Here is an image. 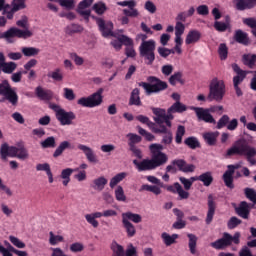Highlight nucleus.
I'll list each match as a JSON object with an SVG mask.
<instances>
[{
    "label": "nucleus",
    "instance_id": "1",
    "mask_svg": "<svg viewBox=\"0 0 256 256\" xmlns=\"http://www.w3.org/2000/svg\"><path fill=\"white\" fill-rule=\"evenodd\" d=\"M18 27H11L5 32L0 33V39H4L6 43H15V37L18 39H29L33 35V31L29 30V19L27 16H23L20 20L16 22Z\"/></svg>",
    "mask_w": 256,
    "mask_h": 256
},
{
    "label": "nucleus",
    "instance_id": "2",
    "mask_svg": "<svg viewBox=\"0 0 256 256\" xmlns=\"http://www.w3.org/2000/svg\"><path fill=\"white\" fill-rule=\"evenodd\" d=\"M227 155L228 157H231V155H243L250 165H256V148L249 145L245 139L236 141L235 144L228 149Z\"/></svg>",
    "mask_w": 256,
    "mask_h": 256
},
{
    "label": "nucleus",
    "instance_id": "3",
    "mask_svg": "<svg viewBox=\"0 0 256 256\" xmlns=\"http://www.w3.org/2000/svg\"><path fill=\"white\" fill-rule=\"evenodd\" d=\"M163 149V144L154 143L149 146L152 158L147 159L148 171H153V169H157V167H161L162 165H165L167 161H169V156L163 153Z\"/></svg>",
    "mask_w": 256,
    "mask_h": 256
},
{
    "label": "nucleus",
    "instance_id": "4",
    "mask_svg": "<svg viewBox=\"0 0 256 256\" xmlns=\"http://www.w3.org/2000/svg\"><path fill=\"white\" fill-rule=\"evenodd\" d=\"M179 181H180V183H182L183 186H181V184H179V182H176L173 185L165 186V189L168 190L170 193H174V194L178 195L180 201L189 199L188 191L191 189V187H193V184L191 183V181L189 179H187L185 177H180Z\"/></svg>",
    "mask_w": 256,
    "mask_h": 256
},
{
    "label": "nucleus",
    "instance_id": "5",
    "mask_svg": "<svg viewBox=\"0 0 256 256\" xmlns=\"http://www.w3.org/2000/svg\"><path fill=\"white\" fill-rule=\"evenodd\" d=\"M142 221L143 218L139 214L133 212L122 213V225L127 233V237H135L137 229L133 223H141Z\"/></svg>",
    "mask_w": 256,
    "mask_h": 256
},
{
    "label": "nucleus",
    "instance_id": "6",
    "mask_svg": "<svg viewBox=\"0 0 256 256\" xmlns=\"http://www.w3.org/2000/svg\"><path fill=\"white\" fill-rule=\"evenodd\" d=\"M149 84L147 82H139V87H143L146 91V95H152V93H161V91H165L169 85L167 82L160 80L159 78L155 76H150L148 78Z\"/></svg>",
    "mask_w": 256,
    "mask_h": 256
},
{
    "label": "nucleus",
    "instance_id": "7",
    "mask_svg": "<svg viewBox=\"0 0 256 256\" xmlns=\"http://www.w3.org/2000/svg\"><path fill=\"white\" fill-rule=\"evenodd\" d=\"M241 233L236 232L233 236L231 234L225 232L223 234V237L212 242L210 245L213 247V249L221 250V249H226V247H229L231 245H239L241 242Z\"/></svg>",
    "mask_w": 256,
    "mask_h": 256
},
{
    "label": "nucleus",
    "instance_id": "8",
    "mask_svg": "<svg viewBox=\"0 0 256 256\" xmlns=\"http://www.w3.org/2000/svg\"><path fill=\"white\" fill-rule=\"evenodd\" d=\"M156 42L153 39L142 42L139 46L140 57H142L146 65H151L155 61Z\"/></svg>",
    "mask_w": 256,
    "mask_h": 256
},
{
    "label": "nucleus",
    "instance_id": "9",
    "mask_svg": "<svg viewBox=\"0 0 256 256\" xmlns=\"http://www.w3.org/2000/svg\"><path fill=\"white\" fill-rule=\"evenodd\" d=\"M103 88L97 90V92L91 94L88 97H81L78 99L77 104L80 107H87L93 109V107H99L103 103Z\"/></svg>",
    "mask_w": 256,
    "mask_h": 256
},
{
    "label": "nucleus",
    "instance_id": "10",
    "mask_svg": "<svg viewBox=\"0 0 256 256\" xmlns=\"http://www.w3.org/2000/svg\"><path fill=\"white\" fill-rule=\"evenodd\" d=\"M0 96L4 97L0 100L1 103H3L5 99L9 101L11 105H14V106L17 105V103H19V96L17 95V92L13 90V88L11 87V84H9V81L7 80H3L0 83Z\"/></svg>",
    "mask_w": 256,
    "mask_h": 256
},
{
    "label": "nucleus",
    "instance_id": "11",
    "mask_svg": "<svg viewBox=\"0 0 256 256\" xmlns=\"http://www.w3.org/2000/svg\"><path fill=\"white\" fill-rule=\"evenodd\" d=\"M50 108L55 111L56 119L63 126L65 125H73V121L77 118L75 113L71 111H65V109L61 108V106L57 104L50 105Z\"/></svg>",
    "mask_w": 256,
    "mask_h": 256
},
{
    "label": "nucleus",
    "instance_id": "12",
    "mask_svg": "<svg viewBox=\"0 0 256 256\" xmlns=\"http://www.w3.org/2000/svg\"><path fill=\"white\" fill-rule=\"evenodd\" d=\"M225 96V83L222 80L214 78L210 83V92L208 99L210 101H223Z\"/></svg>",
    "mask_w": 256,
    "mask_h": 256
},
{
    "label": "nucleus",
    "instance_id": "13",
    "mask_svg": "<svg viewBox=\"0 0 256 256\" xmlns=\"http://www.w3.org/2000/svg\"><path fill=\"white\" fill-rule=\"evenodd\" d=\"M23 9H27V0H11L8 7L9 21H13L15 18V13H18V11H23Z\"/></svg>",
    "mask_w": 256,
    "mask_h": 256
},
{
    "label": "nucleus",
    "instance_id": "14",
    "mask_svg": "<svg viewBox=\"0 0 256 256\" xmlns=\"http://www.w3.org/2000/svg\"><path fill=\"white\" fill-rule=\"evenodd\" d=\"M193 111H195L198 121H204V123H211L212 125H216L217 121L211 115V110L199 107H193Z\"/></svg>",
    "mask_w": 256,
    "mask_h": 256
},
{
    "label": "nucleus",
    "instance_id": "15",
    "mask_svg": "<svg viewBox=\"0 0 256 256\" xmlns=\"http://www.w3.org/2000/svg\"><path fill=\"white\" fill-rule=\"evenodd\" d=\"M236 169H241V164L228 165L227 171L223 174V181L229 189H234L233 185V175Z\"/></svg>",
    "mask_w": 256,
    "mask_h": 256
},
{
    "label": "nucleus",
    "instance_id": "16",
    "mask_svg": "<svg viewBox=\"0 0 256 256\" xmlns=\"http://www.w3.org/2000/svg\"><path fill=\"white\" fill-rule=\"evenodd\" d=\"M95 19L103 37H113V22H105L103 18L93 17Z\"/></svg>",
    "mask_w": 256,
    "mask_h": 256
},
{
    "label": "nucleus",
    "instance_id": "17",
    "mask_svg": "<svg viewBox=\"0 0 256 256\" xmlns=\"http://www.w3.org/2000/svg\"><path fill=\"white\" fill-rule=\"evenodd\" d=\"M154 133L163 135L161 141L162 145H171V143H173V132H171L167 126H157V128L154 130Z\"/></svg>",
    "mask_w": 256,
    "mask_h": 256
},
{
    "label": "nucleus",
    "instance_id": "18",
    "mask_svg": "<svg viewBox=\"0 0 256 256\" xmlns=\"http://www.w3.org/2000/svg\"><path fill=\"white\" fill-rule=\"evenodd\" d=\"M77 149L79 151H82V153L85 155L89 163H99V159L97 158V154H95V151L93 150V148L85 144H78Z\"/></svg>",
    "mask_w": 256,
    "mask_h": 256
},
{
    "label": "nucleus",
    "instance_id": "19",
    "mask_svg": "<svg viewBox=\"0 0 256 256\" xmlns=\"http://www.w3.org/2000/svg\"><path fill=\"white\" fill-rule=\"evenodd\" d=\"M17 153H19V147L9 146L7 143L0 147V155L3 161H7V157H17Z\"/></svg>",
    "mask_w": 256,
    "mask_h": 256
},
{
    "label": "nucleus",
    "instance_id": "20",
    "mask_svg": "<svg viewBox=\"0 0 256 256\" xmlns=\"http://www.w3.org/2000/svg\"><path fill=\"white\" fill-rule=\"evenodd\" d=\"M232 69L237 74L233 78L234 86L241 85V83H243V81L245 80V77H247V75H249V73H251V71L241 70V68L237 64H232Z\"/></svg>",
    "mask_w": 256,
    "mask_h": 256
},
{
    "label": "nucleus",
    "instance_id": "21",
    "mask_svg": "<svg viewBox=\"0 0 256 256\" xmlns=\"http://www.w3.org/2000/svg\"><path fill=\"white\" fill-rule=\"evenodd\" d=\"M236 214L242 219H249V215H251V204L247 201H242L235 208Z\"/></svg>",
    "mask_w": 256,
    "mask_h": 256
},
{
    "label": "nucleus",
    "instance_id": "22",
    "mask_svg": "<svg viewBox=\"0 0 256 256\" xmlns=\"http://www.w3.org/2000/svg\"><path fill=\"white\" fill-rule=\"evenodd\" d=\"M172 165H175L182 173H193L196 169L194 164H187L183 159H175L172 161Z\"/></svg>",
    "mask_w": 256,
    "mask_h": 256
},
{
    "label": "nucleus",
    "instance_id": "23",
    "mask_svg": "<svg viewBox=\"0 0 256 256\" xmlns=\"http://www.w3.org/2000/svg\"><path fill=\"white\" fill-rule=\"evenodd\" d=\"M15 69H17V63L5 62V55H3L2 52H0V70L3 71V73L11 75V73H13Z\"/></svg>",
    "mask_w": 256,
    "mask_h": 256
},
{
    "label": "nucleus",
    "instance_id": "24",
    "mask_svg": "<svg viewBox=\"0 0 256 256\" xmlns=\"http://www.w3.org/2000/svg\"><path fill=\"white\" fill-rule=\"evenodd\" d=\"M233 39L234 41H236V43H239L240 45L247 46L251 43V40L249 39V34L241 29H238L234 32Z\"/></svg>",
    "mask_w": 256,
    "mask_h": 256
},
{
    "label": "nucleus",
    "instance_id": "25",
    "mask_svg": "<svg viewBox=\"0 0 256 256\" xmlns=\"http://www.w3.org/2000/svg\"><path fill=\"white\" fill-rule=\"evenodd\" d=\"M35 94L41 101H51L53 99V91L43 89L41 86L36 87Z\"/></svg>",
    "mask_w": 256,
    "mask_h": 256
},
{
    "label": "nucleus",
    "instance_id": "26",
    "mask_svg": "<svg viewBox=\"0 0 256 256\" xmlns=\"http://www.w3.org/2000/svg\"><path fill=\"white\" fill-rule=\"evenodd\" d=\"M201 40V32L199 30H190L186 35L185 43L186 45H195Z\"/></svg>",
    "mask_w": 256,
    "mask_h": 256
},
{
    "label": "nucleus",
    "instance_id": "27",
    "mask_svg": "<svg viewBox=\"0 0 256 256\" xmlns=\"http://www.w3.org/2000/svg\"><path fill=\"white\" fill-rule=\"evenodd\" d=\"M214 215H215V200L213 199V196L210 194L208 196V212L206 216L207 225H211Z\"/></svg>",
    "mask_w": 256,
    "mask_h": 256
},
{
    "label": "nucleus",
    "instance_id": "28",
    "mask_svg": "<svg viewBox=\"0 0 256 256\" xmlns=\"http://www.w3.org/2000/svg\"><path fill=\"white\" fill-rule=\"evenodd\" d=\"M202 137L209 147H215L217 145V137H219V132H205L202 134Z\"/></svg>",
    "mask_w": 256,
    "mask_h": 256
},
{
    "label": "nucleus",
    "instance_id": "29",
    "mask_svg": "<svg viewBox=\"0 0 256 256\" xmlns=\"http://www.w3.org/2000/svg\"><path fill=\"white\" fill-rule=\"evenodd\" d=\"M256 0H234L236 9L238 11H245L246 9H253L256 5Z\"/></svg>",
    "mask_w": 256,
    "mask_h": 256
},
{
    "label": "nucleus",
    "instance_id": "30",
    "mask_svg": "<svg viewBox=\"0 0 256 256\" xmlns=\"http://www.w3.org/2000/svg\"><path fill=\"white\" fill-rule=\"evenodd\" d=\"M161 239L166 247H171V245H175V243H177V240L179 239V234L170 235L167 232H163L161 234Z\"/></svg>",
    "mask_w": 256,
    "mask_h": 256
},
{
    "label": "nucleus",
    "instance_id": "31",
    "mask_svg": "<svg viewBox=\"0 0 256 256\" xmlns=\"http://www.w3.org/2000/svg\"><path fill=\"white\" fill-rule=\"evenodd\" d=\"M66 149H73V146L68 140L60 142V144L53 153V157L55 159H57V157H61V155H63V153L66 151Z\"/></svg>",
    "mask_w": 256,
    "mask_h": 256
},
{
    "label": "nucleus",
    "instance_id": "32",
    "mask_svg": "<svg viewBox=\"0 0 256 256\" xmlns=\"http://www.w3.org/2000/svg\"><path fill=\"white\" fill-rule=\"evenodd\" d=\"M108 180L104 176H100L92 181V189L94 191H103L105 189V185H107Z\"/></svg>",
    "mask_w": 256,
    "mask_h": 256
},
{
    "label": "nucleus",
    "instance_id": "33",
    "mask_svg": "<svg viewBox=\"0 0 256 256\" xmlns=\"http://www.w3.org/2000/svg\"><path fill=\"white\" fill-rule=\"evenodd\" d=\"M74 171H79V169L66 168L62 170L60 177L63 179L62 184L64 187H67L71 183V175H73Z\"/></svg>",
    "mask_w": 256,
    "mask_h": 256
},
{
    "label": "nucleus",
    "instance_id": "34",
    "mask_svg": "<svg viewBox=\"0 0 256 256\" xmlns=\"http://www.w3.org/2000/svg\"><path fill=\"white\" fill-rule=\"evenodd\" d=\"M139 88H134L130 94V99H129V105H135L136 107H141V97Z\"/></svg>",
    "mask_w": 256,
    "mask_h": 256
},
{
    "label": "nucleus",
    "instance_id": "35",
    "mask_svg": "<svg viewBox=\"0 0 256 256\" xmlns=\"http://www.w3.org/2000/svg\"><path fill=\"white\" fill-rule=\"evenodd\" d=\"M152 112L155 114L154 121L158 125V127H161L163 125V120L165 119V109L161 108H153Z\"/></svg>",
    "mask_w": 256,
    "mask_h": 256
},
{
    "label": "nucleus",
    "instance_id": "36",
    "mask_svg": "<svg viewBox=\"0 0 256 256\" xmlns=\"http://www.w3.org/2000/svg\"><path fill=\"white\" fill-rule=\"evenodd\" d=\"M48 77L56 81V83H61L63 82V79H65L63 70L61 68H56L53 71L49 72Z\"/></svg>",
    "mask_w": 256,
    "mask_h": 256
},
{
    "label": "nucleus",
    "instance_id": "37",
    "mask_svg": "<svg viewBox=\"0 0 256 256\" xmlns=\"http://www.w3.org/2000/svg\"><path fill=\"white\" fill-rule=\"evenodd\" d=\"M136 119L140 123H143L144 125H147V127H149V129L151 130L152 133H154L155 129L158 127L156 123L149 120V117H147L145 115H138L136 117Z\"/></svg>",
    "mask_w": 256,
    "mask_h": 256
},
{
    "label": "nucleus",
    "instance_id": "38",
    "mask_svg": "<svg viewBox=\"0 0 256 256\" xmlns=\"http://www.w3.org/2000/svg\"><path fill=\"white\" fill-rule=\"evenodd\" d=\"M188 237V247H189V251L191 253V255H195V253H197V237L195 236V234H187Z\"/></svg>",
    "mask_w": 256,
    "mask_h": 256
},
{
    "label": "nucleus",
    "instance_id": "39",
    "mask_svg": "<svg viewBox=\"0 0 256 256\" xmlns=\"http://www.w3.org/2000/svg\"><path fill=\"white\" fill-rule=\"evenodd\" d=\"M199 181L203 183L204 187H210L211 183H213V173L208 171L199 175Z\"/></svg>",
    "mask_w": 256,
    "mask_h": 256
},
{
    "label": "nucleus",
    "instance_id": "40",
    "mask_svg": "<svg viewBox=\"0 0 256 256\" xmlns=\"http://www.w3.org/2000/svg\"><path fill=\"white\" fill-rule=\"evenodd\" d=\"M187 111V106L181 101L175 102L170 108H168V113H185Z\"/></svg>",
    "mask_w": 256,
    "mask_h": 256
},
{
    "label": "nucleus",
    "instance_id": "41",
    "mask_svg": "<svg viewBox=\"0 0 256 256\" xmlns=\"http://www.w3.org/2000/svg\"><path fill=\"white\" fill-rule=\"evenodd\" d=\"M125 177H127V172H121V173L116 174L110 180V183H109L110 188L114 189L115 187H117V185H119V183H121V181H123V179H125Z\"/></svg>",
    "mask_w": 256,
    "mask_h": 256
},
{
    "label": "nucleus",
    "instance_id": "42",
    "mask_svg": "<svg viewBox=\"0 0 256 256\" xmlns=\"http://www.w3.org/2000/svg\"><path fill=\"white\" fill-rule=\"evenodd\" d=\"M21 52L24 57H37V55L40 53V50L39 48L35 47H22Z\"/></svg>",
    "mask_w": 256,
    "mask_h": 256
},
{
    "label": "nucleus",
    "instance_id": "43",
    "mask_svg": "<svg viewBox=\"0 0 256 256\" xmlns=\"http://www.w3.org/2000/svg\"><path fill=\"white\" fill-rule=\"evenodd\" d=\"M242 62L247 65V67L252 68L256 63V54H244L242 56Z\"/></svg>",
    "mask_w": 256,
    "mask_h": 256
},
{
    "label": "nucleus",
    "instance_id": "44",
    "mask_svg": "<svg viewBox=\"0 0 256 256\" xmlns=\"http://www.w3.org/2000/svg\"><path fill=\"white\" fill-rule=\"evenodd\" d=\"M185 136V126L179 125L176 130L175 141L177 145H181L183 143V137Z\"/></svg>",
    "mask_w": 256,
    "mask_h": 256
},
{
    "label": "nucleus",
    "instance_id": "45",
    "mask_svg": "<svg viewBox=\"0 0 256 256\" xmlns=\"http://www.w3.org/2000/svg\"><path fill=\"white\" fill-rule=\"evenodd\" d=\"M218 55L221 61H225L229 55V48H227V44L221 43L218 47Z\"/></svg>",
    "mask_w": 256,
    "mask_h": 256
},
{
    "label": "nucleus",
    "instance_id": "46",
    "mask_svg": "<svg viewBox=\"0 0 256 256\" xmlns=\"http://www.w3.org/2000/svg\"><path fill=\"white\" fill-rule=\"evenodd\" d=\"M43 149H53L56 146L55 137L50 136L40 143Z\"/></svg>",
    "mask_w": 256,
    "mask_h": 256
},
{
    "label": "nucleus",
    "instance_id": "47",
    "mask_svg": "<svg viewBox=\"0 0 256 256\" xmlns=\"http://www.w3.org/2000/svg\"><path fill=\"white\" fill-rule=\"evenodd\" d=\"M141 191H150L154 195H161V188L155 185L144 184L141 186Z\"/></svg>",
    "mask_w": 256,
    "mask_h": 256
},
{
    "label": "nucleus",
    "instance_id": "48",
    "mask_svg": "<svg viewBox=\"0 0 256 256\" xmlns=\"http://www.w3.org/2000/svg\"><path fill=\"white\" fill-rule=\"evenodd\" d=\"M93 11H95V13L97 15H104L105 11H107V5H105L104 2H97L93 5L92 7Z\"/></svg>",
    "mask_w": 256,
    "mask_h": 256
},
{
    "label": "nucleus",
    "instance_id": "49",
    "mask_svg": "<svg viewBox=\"0 0 256 256\" xmlns=\"http://www.w3.org/2000/svg\"><path fill=\"white\" fill-rule=\"evenodd\" d=\"M244 195L246 199L251 201L254 205H256V191L253 188H245L244 189Z\"/></svg>",
    "mask_w": 256,
    "mask_h": 256
},
{
    "label": "nucleus",
    "instance_id": "50",
    "mask_svg": "<svg viewBox=\"0 0 256 256\" xmlns=\"http://www.w3.org/2000/svg\"><path fill=\"white\" fill-rule=\"evenodd\" d=\"M114 256H125V249L117 242H113L111 245Z\"/></svg>",
    "mask_w": 256,
    "mask_h": 256
},
{
    "label": "nucleus",
    "instance_id": "51",
    "mask_svg": "<svg viewBox=\"0 0 256 256\" xmlns=\"http://www.w3.org/2000/svg\"><path fill=\"white\" fill-rule=\"evenodd\" d=\"M114 195L116 197V201H127V196H125V190H123V186H117L114 191Z\"/></svg>",
    "mask_w": 256,
    "mask_h": 256
},
{
    "label": "nucleus",
    "instance_id": "52",
    "mask_svg": "<svg viewBox=\"0 0 256 256\" xmlns=\"http://www.w3.org/2000/svg\"><path fill=\"white\" fill-rule=\"evenodd\" d=\"M4 245H6L7 248H5L0 243V253L2 256H13V250H11L10 247H13L8 241H4Z\"/></svg>",
    "mask_w": 256,
    "mask_h": 256
},
{
    "label": "nucleus",
    "instance_id": "53",
    "mask_svg": "<svg viewBox=\"0 0 256 256\" xmlns=\"http://www.w3.org/2000/svg\"><path fill=\"white\" fill-rule=\"evenodd\" d=\"M183 73L181 72H175L173 75L170 76L169 78V83L170 85H177V83H182L183 84Z\"/></svg>",
    "mask_w": 256,
    "mask_h": 256
},
{
    "label": "nucleus",
    "instance_id": "54",
    "mask_svg": "<svg viewBox=\"0 0 256 256\" xmlns=\"http://www.w3.org/2000/svg\"><path fill=\"white\" fill-rule=\"evenodd\" d=\"M133 164L135 165L138 171H149V164L147 159H143L141 162L137 160H133Z\"/></svg>",
    "mask_w": 256,
    "mask_h": 256
},
{
    "label": "nucleus",
    "instance_id": "55",
    "mask_svg": "<svg viewBox=\"0 0 256 256\" xmlns=\"http://www.w3.org/2000/svg\"><path fill=\"white\" fill-rule=\"evenodd\" d=\"M64 238L61 235H55L52 231L49 232V243L51 245H59V243H63Z\"/></svg>",
    "mask_w": 256,
    "mask_h": 256
},
{
    "label": "nucleus",
    "instance_id": "56",
    "mask_svg": "<svg viewBox=\"0 0 256 256\" xmlns=\"http://www.w3.org/2000/svg\"><path fill=\"white\" fill-rule=\"evenodd\" d=\"M185 145L190 147V149H197L199 147V140L196 137H188L184 141Z\"/></svg>",
    "mask_w": 256,
    "mask_h": 256
},
{
    "label": "nucleus",
    "instance_id": "57",
    "mask_svg": "<svg viewBox=\"0 0 256 256\" xmlns=\"http://www.w3.org/2000/svg\"><path fill=\"white\" fill-rule=\"evenodd\" d=\"M241 223H243V221L239 218H237L236 216H233L229 219L228 223H227V227L228 229H235L237 227H239V225H241Z\"/></svg>",
    "mask_w": 256,
    "mask_h": 256
},
{
    "label": "nucleus",
    "instance_id": "58",
    "mask_svg": "<svg viewBox=\"0 0 256 256\" xmlns=\"http://www.w3.org/2000/svg\"><path fill=\"white\" fill-rule=\"evenodd\" d=\"M17 159H20L21 161H25V159H29V152L27 151V148L25 147H18V152L16 154Z\"/></svg>",
    "mask_w": 256,
    "mask_h": 256
},
{
    "label": "nucleus",
    "instance_id": "59",
    "mask_svg": "<svg viewBox=\"0 0 256 256\" xmlns=\"http://www.w3.org/2000/svg\"><path fill=\"white\" fill-rule=\"evenodd\" d=\"M127 137L129 138V146L135 147L136 143H141V136L133 133L127 134Z\"/></svg>",
    "mask_w": 256,
    "mask_h": 256
},
{
    "label": "nucleus",
    "instance_id": "60",
    "mask_svg": "<svg viewBox=\"0 0 256 256\" xmlns=\"http://www.w3.org/2000/svg\"><path fill=\"white\" fill-rule=\"evenodd\" d=\"M138 133L145 137L146 141H155V135L151 134L150 132H147V130L143 129L142 127L138 126Z\"/></svg>",
    "mask_w": 256,
    "mask_h": 256
},
{
    "label": "nucleus",
    "instance_id": "61",
    "mask_svg": "<svg viewBox=\"0 0 256 256\" xmlns=\"http://www.w3.org/2000/svg\"><path fill=\"white\" fill-rule=\"evenodd\" d=\"M63 91H64L63 97L66 98L67 101H75L76 95L73 89L63 88Z\"/></svg>",
    "mask_w": 256,
    "mask_h": 256
},
{
    "label": "nucleus",
    "instance_id": "62",
    "mask_svg": "<svg viewBox=\"0 0 256 256\" xmlns=\"http://www.w3.org/2000/svg\"><path fill=\"white\" fill-rule=\"evenodd\" d=\"M230 118L228 115H223L217 122L216 129H223L229 124Z\"/></svg>",
    "mask_w": 256,
    "mask_h": 256
},
{
    "label": "nucleus",
    "instance_id": "63",
    "mask_svg": "<svg viewBox=\"0 0 256 256\" xmlns=\"http://www.w3.org/2000/svg\"><path fill=\"white\" fill-rule=\"evenodd\" d=\"M100 150L102 153H106V155H111L113 151H115V145L113 144H103L100 146Z\"/></svg>",
    "mask_w": 256,
    "mask_h": 256
},
{
    "label": "nucleus",
    "instance_id": "64",
    "mask_svg": "<svg viewBox=\"0 0 256 256\" xmlns=\"http://www.w3.org/2000/svg\"><path fill=\"white\" fill-rule=\"evenodd\" d=\"M123 13L126 17H137L139 15V10L135 7H130L128 9H123Z\"/></svg>",
    "mask_w": 256,
    "mask_h": 256
}]
</instances>
